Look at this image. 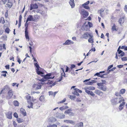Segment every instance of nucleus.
<instances>
[{"instance_id": "49", "label": "nucleus", "mask_w": 127, "mask_h": 127, "mask_svg": "<svg viewBox=\"0 0 127 127\" xmlns=\"http://www.w3.org/2000/svg\"><path fill=\"white\" fill-rule=\"evenodd\" d=\"M76 96L74 95H70V98L71 99H73L74 98H75Z\"/></svg>"}, {"instance_id": "16", "label": "nucleus", "mask_w": 127, "mask_h": 127, "mask_svg": "<svg viewBox=\"0 0 127 127\" xmlns=\"http://www.w3.org/2000/svg\"><path fill=\"white\" fill-rule=\"evenodd\" d=\"M86 23H85L84 24V25L83 26V27H88V24L89 25V27L90 28L92 27V23L90 22H88V23L87 25H86Z\"/></svg>"}, {"instance_id": "47", "label": "nucleus", "mask_w": 127, "mask_h": 127, "mask_svg": "<svg viewBox=\"0 0 127 127\" xmlns=\"http://www.w3.org/2000/svg\"><path fill=\"white\" fill-rule=\"evenodd\" d=\"M89 3L90 1H88L84 3L82 5H87L88 4H89Z\"/></svg>"}, {"instance_id": "40", "label": "nucleus", "mask_w": 127, "mask_h": 127, "mask_svg": "<svg viewBox=\"0 0 127 127\" xmlns=\"http://www.w3.org/2000/svg\"><path fill=\"white\" fill-rule=\"evenodd\" d=\"M82 6L85 9H90L89 7L87 5H82Z\"/></svg>"}, {"instance_id": "56", "label": "nucleus", "mask_w": 127, "mask_h": 127, "mask_svg": "<svg viewBox=\"0 0 127 127\" xmlns=\"http://www.w3.org/2000/svg\"><path fill=\"white\" fill-rule=\"evenodd\" d=\"M53 83L52 81H50V80H49L46 83V84H51Z\"/></svg>"}, {"instance_id": "29", "label": "nucleus", "mask_w": 127, "mask_h": 127, "mask_svg": "<svg viewBox=\"0 0 127 127\" xmlns=\"http://www.w3.org/2000/svg\"><path fill=\"white\" fill-rule=\"evenodd\" d=\"M14 105L16 106H18L19 105L18 102L16 100L15 101L13 102Z\"/></svg>"}, {"instance_id": "24", "label": "nucleus", "mask_w": 127, "mask_h": 127, "mask_svg": "<svg viewBox=\"0 0 127 127\" xmlns=\"http://www.w3.org/2000/svg\"><path fill=\"white\" fill-rule=\"evenodd\" d=\"M69 3L71 6L72 8H73L74 7L75 4L74 2L69 1Z\"/></svg>"}, {"instance_id": "52", "label": "nucleus", "mask_w": 127, "mask_h": 127, "mask_svg": "<svg viewBox=\"0 0 127 127\" xmlns=\"http://www.w3.org/2000/svg\"><path fill=\"white\" fill-rule=\"evenodd\" d=\"M64 110H65L68 108V107L67 106H63Z\"/></svg>"}, {"instance_id": "3", "label": "nucleus", "mask_w": 127, "mask_h": 127, "mask_svg": "<svg viewBox=\"0 0 127 127\" xmlns=\"http://www.w3.org/2000/svg\"><path fill=\"white\" fill-rule=\"evenodd\" d=\"M98 86L97 88L99 90L105 91L107 90V87L104 83H98L97 84Z\"/></svg>"}, {"instance_id": "7", "label": "nucleus", "mask_w": 127, "mask_h": 127, "mask_svg": "<svg viewBox=\"0 0 127 127\" xmlns=\"http://www.w3.org/2000/svg\"><path fill=\"white\" fill-rule=\"evenodd\" d=\"M56 117L58 118L62 119L64 118L65 117V115L62 113H57Z\"/></svg>"}, {"instance_id": "60", "label": "nucleus", "mask_w": 127, "mask_h": 127, "mask_svg": "<svg viewBox=\"0 0 127 127\" xmlns=\"http://www.w3.org/2000/svg\"><path fill=\"white\" fill-rule=\"evenodd\" d=\"M22 18V15H20L19 17V22H21Z\"/></svg>"}, {"instance_id": "64", "label": "nucleus", "mask_w": 127, "mask_h": 127, "mask_svg": "<svg viewBox=\"0 0 127 127\" xmlns=\"http://www.w3.org/2000/svg\"><path fill=\"white\" fill-rule=\"evenodd\" d=\"M124 9L126 12H127V7L126 5H125Z\"/></svg>"}, {"instance_id": "23", "label": "nucleus", "mask_w": 127, "mask_h": 127, "mask_svg": "<svg viewBox=\"0 0 127 127\" xmlns=\"http://www.w3.org/2000/svg\"><path fill=\"white\" fill-rule=\"evenodd\" d=\"M74 92H72V93L73 94L77 96H79V94L77 91H76V90L75 89V88L74 89Z\"/></svg>"}, {"instance_id": "59", "label": "nucleus", "mask_w": 127, "mask_h": 127, "mask_svg": "<svg viewBox=\"0 0 127 127\" xmlns=\"http://www.w3.org/2000/svg\"><path fill=\"white\" fill-rule=\"evenodd\" d=\"M70 120H64V122L67 123H69Z\"/></svg>"}, {"instance_id": "4", "label": "nucleus", "mask_w": 127, "mask_h": 127, "mask_svg": "<svg viewBox=\"0 0 127 127\" xmlns=\"http://www.w3.org/2000/svg\"><path fill=\"white\" fill-rule=\"evenodd\" d=\"M3 3V4H6L5 7L11 8L12 6V3L10 0H2V3Z\"/></svg>"}, {"instance_id": "57", "label": "nucleus", "mask_w": 127, "mask_h": 127, "mask_svg": "<svg viewBox=\"0 0 127 127\" xmlns=\"http://www.w3.org/2000/svg\"><path fill=\"white\" fill-rule=\"evenodd\" d=\"M75 89L76 90V91H77L78 92H79V93H82V91L81 90L77 88H75Z\"/></svg>"}, {"instance_id": "21", "label": "nucleus", "mask_w": 127, "mask_h": 127, "mask_svg": "<svg viewBox=\"0 0 127 127\" xmlns=\"http://www.w3.org/2000/svg\"><path fill=\"white\" fill-rule=\"evenodd\" d=\"M25 36L26 38L27 39H28V40H29V37L28 36V31H26L25 30Z\"/></svg>"}, {"instance_id": "45", "label": "nucleus", "mask_w": 127, "mask_h": 127, "mask_svg": "<svg viewBox=\"0 0 127 127\" xmlns=\"http://www.w3.org/2000/svg\"><path fill=\"white\" fill-rule=\"evenodd\" d=\"M121 49H124L125 50H127V47H126L125 46H122L121 47Z\"/></svg>"}, {"instance_id": "9", "label": "nucleus", "mask_w": 127, "mask_h": 127, "mask_svg": "<svg viewBox=\"0 0 127 127\" xmlns=\"http://www.w3.org/2000/svg\"><path fill=\"white\" fill-rule=\"evenodd\" d=\"M89 36L91 37H93V36L92 35H91L90 34H88V33H84L82 35V37L83 38L86 39H87L88 38Z\"/></svg>"}, {"instance_id": "37", "label": "nucleus", "mask_w": 127, "mask_h": 127, "mask_svg": "<svg viewBox=\"0 0 127 127\" xmlns=\"http://www.w3.org/2000/svg\"><path fill=\"white\" fill-rule=\"evenodd\" d=\"M84 89L85 90V92L88 94H89L91 91L88 90L87 89H86V88H84Z\"/></svg>"}, {"instance_id": "33", "label": "nucleus", "mask_w": 127, "mask_h": 127, "mask_svg": "<svg viewBox=\"0 0 127 127\" xmlns=\"http://www.w3.org/2000/svg\"><path fill=\"white\" fill-rule=\"evenodd\" d=\"M44 96L43 95H41L39 98V100L41 101H42L44 100Z\"/></svg>"}, {"instance_id": "39", "label": "nucleus", "mask_w": 127, "mask_h": 127, "mask_svg": "<svg viewBox=\"0 0 127 127\" xmlns=\"http://www.w3.org/2000/svg\"><path fill=\"white\" fill-rule=\"evenodd\" d=\"M34 65L37 68L36 69H39V66L37 63H35Z\"/></svg>"}, {"instance_id": "20", "label": "nucleus", "mask_w": 127, "mask_h": 127, "mask_svg": "<svg viewBox=\"0 0 127 127\" xmlns=\"http://www.w3.org/2000/svg\"><path fill=\"white\" fill-rule=\"evenodd\" d=\"M86 89L88 90H93L95 89V88L94 87L90 86L86 87Z\"/></svg>"}, {"instance_id": "35", "label": "nucleus", "mask_w": 127, "mask_h": 127, "mask_svg": "<svg viewBox=\"0 0 127 127\" xmlns=\"http://www.w3.org/2000/svg\"><path fill=\"white\" fill-rule=\"evenodd\" d=\"M85 84L86 85H92L93 84V82L92 81H89L87 82V83H85Z\"/></svg>"}, {"instance_id": "2", "label": "nucleus", "mask_w": 127, "mask_h": 127, "mask_svg": "<svg viewBox=\"0 0 127 127\" xmlns=\"http://www.w3.org/2000/svg\"><path fill=\"white\" fill-rule=\"evenodd\" d=\"M38 16L37 15H35L34 16L30 15L28 17L27 20V22L28 21H37L38 19Z\"/></svg>"}, {"instance_id": "10", "label": "nucleus", "mask_w": 127, "mask_h": 127, "mask_svg": "<svg viewBox=\"0 0 127 127\" xmlns=\"http://www.w3.org/2000/svg\"><path fill=\"white\" fill-rule=\"evenodd\" d=\"M73 43L74 42L72 41L69 40H66L65 42L63 44L64 45H68L70 44H73Z\"/></svg>"}, {"instance_id": "53", "label": "nucleus", "mask_w": 127, "mask_h": 127, "mask_svg": "<svg viewBox=\"0 0 127 127\" xmlns=\"http://www.w3.org/2000/svg\"><path fill=\"white\" fill-rule=\"evenodd\" d=\"M69 123L73 125H74L75 124V123L74 121L71 120H70Z\"/></svg>"}, {"instance_id": "27", "label": "nucleus", "mask_w": 127, "mask_h": 127, "mask_svg": "<svg viewBox=\"0 0 127 127\" xmlns=\"http://www.w3.org/2000/svg\"><path fill=\"white\" fill-rule=\"evenodd\" d=\"M1 72L2 73H5V74H3L1 75V76H3L4 77H6V73H7V72L6 71H1Z\"/></svg>"}, {"instance_id": "46", "label": "nucleus", "mask_w": 127, "mask_h": 127, "mask_svg": "<svg viewBox=\"0 0 127 127\" xmlns=\"http://www.w3.org/2000/svg\"><path fill=\"white\" fill-rule=\"evenodd\" d=\"M17 62L19 63V64H20L21 62V61L20 60V59L19 58L18 56L17 57Z\"/></svg>"}, {"instance_id": "63", "label": "nucleus", "mask_w": 127, "mask_h": 127, "mask_svg": "<svg viewBox=\"0 0 127 127\" xmlns=\"http://www.w3.org/2000/svg\"><path fill=\"white\" fill-rule=\"evenodd\" d=\"M113 66V65H109L108 68V70H109Z\"/></svg>"}, {"instance_id": "12", "label": "nucleus", "mask_w": 127, "mask_h": 127, "mask_svg": "<svg viewBox=\"0 0 127 127\" xmlns=\"http://www.w3.org/2000/svg\"><path fill=\"white\" fill-rule=\"evenodd\" d=\"M7 118L9 119H11L12 118V113L11 112H9L6 114Z\"/></svg>"}, {"instance_id": "42", "label": "nucleus", "mask_w": 127, "mask_h": 127, "mask_svg": "<svg viewBox=\"0 0 127 127\" xmlns=\"http://www.w3.org/2000/svg\"><path fill=\"white\" fill-rule=\"evenodd\" d=\"M5 31L6 32L8 33L9 32V29L8 28H6L5 30Z\"/></svg>"}, {"instance_id": "31", "label": "nucleus", "mask_w": 127, "mask_h": 127, "mask_svg": "<svg viewBox=\"0 0 127 127\" xmlns=\"http://www.w3.org/2000/svg\"><path fill=\"white\" fill-rule=\"evenodd\" d=\"M30 105H28L27 107L28 108H33V104L31 102L30 103V104H29Z\"/></svg>"}, {"instance_id": "19", "label": "nucleus", "mask_w": 127, "mask_h": 127, "mask_svg": "<svg viewBox=\"0 0 127 127\" xmlns=\"http://www.w3.org/2000/svg\"><path fill=\"white\" fill-rule=\"evenodd\" d=\"M72 109L70 108L69 109H68L67 110L65 111L64 112V113L65 114H69L71 112H72Z\"/></svg>"}, {"instance_id": "30", "label": "nucleus", "mask_w": 127, "mask_h": 127, "mask_svg": "<svg viewBox=\"0 0 127 127\" xmlns=\"http://www.w3.org/2000/svg\"><path fill=\"white\" fill-rule=\"evenodd\" d=\"M17 120L18 122L19 123H21L23 122V120L20 118H18L17 119Z\"/></svg>"}, {"instance_id": "55", "label": "nucleus", "mask_w": 127, "mask_h": 127, "mask_svg": "<svg viewBox=\"0 0 127 127\" xmlns=\"http://www.w3.org/2000/svg\"><path fill=\"white\" fill-rule=\"evenodd\" d=\"M69 115L71 116H73L74 115V113H73L71 112L68 114Z\"/></svg>"}, {"instance_id": "32", "label": "nucleus", "mask_w": 127, "mask_h": 127, "mask_svg": "<svg viewBox=\"0 0 127 127\" xmlns=\"http://www.w3.org/2000/svg\"><path fill=\"white\" fill-rule=\"evenodd\" d=\"M92 37H91L88 40V42L91 43H93V39L92 38Z\"/></svg>"}, {"instance_id": "41", "label": "nucleus", "mask_w": 127, "mask_h": 127, "mask_svg": "<svg viewBox=\"0 0 127 127\" xmlns=\"http://www.w3.org/2000/svg\"><path fill=\"white\" fill-rule=\"evenodd\" d=\"M8 88V87L7 85L5 86L3 88V89H2V90L1 91V92H2L3 91H4V90H5V89Z\"/></svg>"}, {"instance_id": "5", "label": "nucleus", "mask_w": 127, "mask_h": 127, "mask_svg": "<svg viewBox=\"0 0 127 127\" xmlns=\"http://www.w3.org/2000/svg\"><path fill=\"white\" fill-rule=\"evenodd\" d=\"M121 46H119L117 52H118V56L119 57H123L124 56L125 54L122 51L120 50Z\"/></svg>"}, {"instance_id": "36", "label": "nucleus", "mask_w": 127, "mask_h": 127, "mask_svg": "<svg viewBox=\"0 0 127 127\" xmlns=\"http://www.w3.org/2000/svg\"><path fill=\"white\" fill-rule=\"evenodd\" d=\"M28 22H27V21H26V23L25 24V27H26L25 29V30H26V31H27V30L28 29V23H27Z\"/></svg>"}, {"instance_id": "18", "label": "nucleus", "mask_w": 127, "mask_h": 127, "mask_svg": "<svg viewBox=\"0 0 127 127\" xmlns=\"http://www.w3.org/2000/svg\"><path fill=\"white\" fill-rule=\"evenodd\" d=\"M38 6L36 3L33 4L31 7V10H32L33 9H36L37 8Z\"/></svg>"}, {"instance_id": "44", "label": "nucleus", "mask_w": 127, "mask_h": 127, "mask_svg": "<svg viewBox=\"0 0 127 127\" xmlns=\"http://www.w3.org/2000/svg\"><path fill=\"white\" fill-rule=\"evenodd\" d=\"M120 94H120V92H116L115 94V95L117 96H120Z\"/></svg>"}, {"instance_id": "48", "label": "nucleus", "mask_w": 127, "mask_h": 127, "mask_svg": "<svg viewBox=\"0 0 127 127\" xmlns=\"http://www.w3.org/2000/svg\"><path fill=\"white\" fill-rule=\"evenodd\" d=\"M112 29L113 31L116 30V28H115V24H114V25L112 26Z\"/></svg>"}, {"instance_id": "25", "label": "nucleus", "mask_w": 127, "mask_h": 127, "mask_svg": "<svg viewBox=\"0 0 127 127\" xmlns=\"http://www.w3.org/2000/svg\"><path fill=\"white\" fill-rule=\"evenodd\" d=\"M5 21L3 17H1L0 19V23L4 24L5 23Z\"/></svg>"}, {"instance_id": "6", "label": "nucleus", "mask_w": 127, "mask_h": 127, "mask_svg": "<svg viewBox=\"0 0 127 127\" xmlns=\"http://www.w3.org/2000/svg\"><path fill=\"white\" fill-rule=\"evenodd\" d=\"M51 75V73H49L45 75H44L43 76L41 75V76H43V77L44 79H47V80H48L49 79L53 78L54 77H50Z\"/></svg>"}, {"instance_id": "50", "label": "nucleus", "mask_w": 127, "mask_h": 127, "mask_svg": "<svg viewBox=\"0 0 127 127\" xmlns=\"http://www.w3.org/2000/svg\"><path fill=\"white\" fill-rule=\"evenodd\" d=\"M122 60L123 61H125L127 60V58L126 57H123L121 58Z\"/></svg>"}, {"instance_id": "15", "label": "nucleus", "mask_w": 127, "mask_h": 127, "mask_svg": "<svg viewBox=\"0 0 127 127\" xmlns=\"http://www.w3.org/2000/svg\"><path fill=\"white\" fill-rule=\"evenodd\" d=\"M122 103H121L119 107V108L120 110H121L122 109L123 107H124L125 102L124 101L122 102Z\"/></svg>"}, {"instance_id": "11", "label": "nucleus", "mask_w": 127, "mask_h": 127, "mask_svg": "<svg viewBox=\"0 0 127 127\" xmlns=\"http://www.w3.org/2000/svg\"><path fill=\"white\" fill-rule=\"evenodd\" d=\"M41 85L34 84L33 85V87L36 89H40L41 88Z\"/></svg>"}, {"instance_id": "51", "label": "nucleus", "mask_w": 127, "mask_h": 127, "mask_svg": "<svg viewBox=\"0 0 127 127\" xmlns=\"http://www.w3.org/2000/svg\"><path fill=\"white\" fill-rule=\"evenodd\" d=\"M100 73L99 72V73H98V72L96 73L94 75V76H93V77H94L95 76H96V75L98 77H100Z\"/></svg>"}, {"instance_id": "54", "label": "nucleus", "mask_w": 127, "mask_h": 127, "mask_svg": "<svg viewBox=\"0 0 127 127\" xmlns=\"http://www.w3.org/2000/svg\"><path fill=\"white\" fill-rule=\"evenodd\" d=\"M14 116L15 118H17L18 117V116L17 115V113H16L15 112L14 114Z\"/></svg>"}, {"instance_id": "62", "label": "nucleus", "mask_w": 127, "mask_h": 127, "mask_svg": "<svg viewBox=\"0 0 127 127\" xmlns=\"http://www.w3.org/2000/svg\"><path fill=\"white\" fill-rule=\"evenodd\" d=\"M89 95H90L92 96H94L95 95V94L92 91H91Z\"/></svg>"}, {"instance_id": "28", "label": "nucleus", "mask_w": 127, "mask_h": 127, "mask_svg": "<svg viewBox=\"0 0 127 127\" xmlns=\"http://www.w3.org/2000/svg\"><path fill=\"white\" fill-rule=\"evenodd\" d=\"M126 90L124 89H123L121 90L120 91V93L121 94H123L125 92Z\"/></svg>"}, {"instance_id": "13", "label": "nucleus", "mask_w": 127, "mask_h": 127, "mask_svg": "<svg viewBox=\"0 0 127 127\" xmlns=\"http://www.w3.org/2000/svg\"><path fill=\"white\" fill-rule=\"evenodd\" d=\"M95 93L100 96H102L103 95V92L99 90H95Z\"/></svg>"}, {"instance_id": "34", "label": "nucleus", "mask_w": 127, "mask_h": 127, "mask_svg": "<svg viewBox=\"0 0 127 127\" xmlns=\"http://www.w3.org/2000/svg\"><path fill=\"white\" fill-rule=\"evenodd\" d=\"M36 72L37 73V74H38L39 75H40V74H43V73L42 72H41V71H39V69H36Z\"/></svg>"}, {"instance_id": "8", "label": "nucleus", "mask_w": 127, "mask_h": 127, "mask_svg": "<svg viewBox=\"0 0 127 127\" xmlns=\"http://www.w3.org/2000/svg\"><path fill=\"white\" fill-rule=\"evenodd\" d=\"M82 12V15L84 18H86L89 15L88 12L86 11L85 10H83Z\"/></svg>"}, {"instance_id": "38", "label": "nucleus", "mask_w": 127, "mask_h": 127, "mask_svg": "<svg viewBox=\"0 0 127 127\" xmlns=\"http://www.w3.org/2000/svg\"><path fill=\"white\" fill-rule=\"evenodd\" d=\"M66 101V99L65 98H64L63 100L61 101H60L59 102H58V103H62L64 102H65Z\"/></svg>"}, {"instance_id": "43", "label": "nucleus", "mask_w": 127, "mask_h": 127, "mask_svg": "<svg viewBox=\"0 0 127 127\" xmlns=\"http://www.w3.org/2000/svg\"><path fill=\"white\" fill-rule=\"evenodd\" d=\"M57 126L56 125L54 124L52 125L47 126V127H57Z\"/></svg>"}, {"instance_id": "26", "label": "nucleus", "mask_w": 127, "mask_h": 127, "mask_svg": "<svg viewBox=\"0 0 127 127\" xmlns=\"http://www.w3.org/2000/svg\"><path fill=\"white\" fill-rule=\"evenodd\" d=\"M124 18H121L120 19L119 22L120 24H121V23H124Z\"/></svg>"}, {"instance_id": "17", "label": "nucleus", "mask_w": 127, "mask_h": 127, "mask_svg": "<svg viewBox=\"0 0 127 127\" xmlns=\"http://www.w3.org/2000/svg\"><path fill=\"white\" fill-rule=\"evenodd\" d=\"M21 113L24 116H25L26 115V113L25 110L23 108H22L20 109Z\"/></svg>"}, {"instance_id": "14", "label": "nucleus", "mask_w": 127, "mask_h": 127, "mask_svg": "<svg viewBox=\"0 0 127 127\" xmlns=\"http://www.w3.org/2000/svg\"><path fill=\"white\" fill-rule=\"evenodd\" d=\"M13 94L12 93V90H9L8 92V98H10L13 96Z\"/></svg>"}, {"instance_id": "58", "label": "nucleus", "mask_w": 127, "mask_h": 127, "mask_svg": "<svg viewBox=\"0 0 127 127\" xmlns=\"http://www.w3.org/2000/svg\"><path fill=\"white\" fill-rule=\"evenodd\" d=\"M49 95H53V92L52 91H49L48 92Z\"/></svg>"}, {"instance_id": "61", "label": "nucleus", "mask_w": 127, "mask_h": 127, "mask_svg": "<svg viewBox=\"0 0 127 127\" xmlns=\"http://www.w3.org/2000/svg\"><path fill=\"white\" fill-rule=\"evenodd\" d=\"M31 97L29 95H27L26 96V98L27 99H31Z\"/></svg>"}, {"instance_id": "22", "label": "nucleus", "mask_w": 127, "mask_h": 127, "mask_svg": "<svg viewBox=\"0 0 127 127\" xmlns=\"http://www.w3.org/2000/svg\"><path fill=\"white\" fill-rule=\"evenodd\" d=\"M77 127H83V123L82 122H80L77 123L76 125Z\"/></svg>"}, {"instance_id": "1", "label": "nucleus", "mask_w": 127, "mask_h": 127, "mask_svg": "<svg viewBox=\"0 0 127 127\" xmlns=\"http://www.w3.org/2000/svg\"><path fill=\"white\" fill-rule=\"evenodd\" d=\"M124 100V99L122 97H117L116 98H113L111 100V101L112 104L113 105H115L119 103H121Z\"/></svg>"}]
</instances>
